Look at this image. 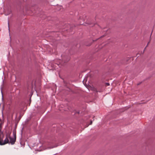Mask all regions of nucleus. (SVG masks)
Segmentation results:
<instances>
[{"instance_id": "1", "label": "nucleus", "mask_w": 155, "mask_h": 155, "mask_svg": "<svg viewBox=\"0 0 155 155\" xmlns=\"http://www.w3.org/2000/svg\"><path fill=\"white\" fill-rule=\"evenodd\" d=\"M149 42H149L148 43V44H147V46H146V47H145V48H144V51H145V49H146V48L148 46V44H149Z\"/></svg>"}, {"instance_id": "2", "label": "nucleus", "mask_w": 155, "mask_h": 155, "mask_svg": "<svg viewBox=\"0 0 155 155\" xmlns=\"http://www.w3.org/2000/svg\"><path fill=\"white\" fill-rule=\"evenodd\" d=\"M106 85H107V86H109V85H110V84H109V83H106Z\"/></svg>"}, {"instance_id": "3", "label": "nucleus", "mask_w": 155, "mask_h": 155, "mask_svg": "<svg viewBox=\"0 0 155 155\" xmlns=\"http://www.w3.org/2000/svg\"><path fill=\"white\" fill-rule=\"evenodd\" d=\"M69 60V59H68V60H67L66 61H64V62H67Z\"/></svg>"}, {"instance_id": "4", "label": "nucleus", "mask_w": 155, "mask_h": 155, "mask_svg": "<svg viewBox=\"0 0 155 155\" xmlns=\"http://www.w3.org/2000/svg\"><path fill=\"white\" fill-rule=\"evenodd\" d=\"M92 124V121H91L90 122V124Z\"/></svg>"}, {"instance_id": "5", "label": "nucleus", "mask_w": 155, "mask_h": 155, "mask_svg": "<svg viewBox=\"0 0 155 155\" xmlns=\"http://www.w3.org/2000/svg\"><path fill=\"white\" fill-rule=\"evenodd\" d=\"M53 148V147H51V148ZM49 148V149H51V148H50V147H49V148Z\"/></svg>"}, {"instance_id": "6", "label": "nucleus", "mask_w": 155, "mask_h": 155, "mask_svg": "<svg viewBox=\"0 0 155 155\" xmlns=\"http://www.w3.org/2000/svg\"><path fill=\"white\" fill-rule=\"evenodd\" d=\"M78 114H79V112H78Z\"/></svg>"}]
</instances>
